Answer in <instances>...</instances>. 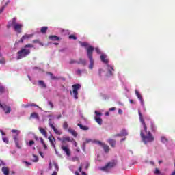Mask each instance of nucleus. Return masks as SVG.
<instances>
[{
	"label": "nucleus",
	"instance_id": "1",
	"mask_svg": "<svg viewBox=\"0 0 175 175\" xmlns=\"http://www.w3.org/2000/svg\"><path fill=\"white\" fill-rule=\"evenodd\" d=\"M138 114L139 117V121L144 126V131L142 130L140 132V136L144 142V144H147L148 143H152L155 140L154 135L151 133L150 131L147 132V124L144 122V119L143 118V115L140 112V110L138 111Z\"/></svg>",
	"mask_w": 175,
	"mask_h": 175
},
{
	"label": "nucleus",
	"instance_id": "2",
	"mask_svg": "<svg viewBox=\"0 0 175 175\" xmlns=\"http://www.w3.org/2000/svg\"><path fill=\"white\" fill-rule=\"evenodd\" d=\"M33 44H32L25 45L23 48H21V50L17 52V59H22V58H25L27 55H29V54H31V49H33Z\"/></svg>",
	"mask_w": 175,
	"mask_h": 175
},
{
	"label": "nucleus",
	"instance_id": "3",
	"mask_svg": "<svg viewBox=\"0 0 175 175\" xmlns=\"http://www.w3.org/2000/svg\"><path fill=\"white\" fill-rule=\"evenodd\" d=\"M11 27H13L15 32H17L18 33H21V29L23 28V24L17 23L16 18H13L12 21V23L9 24L8 25V28H10Z\"/></svg>",
	"mask_w": 175,
	"mask_h": 175
},
{
	"label": "nucleus",
	"instance_id": "4",
	"mask_svg": "<svg viewBox=\"0 0 175 175\" xmlns=\"http://www.w3.org/2000/svg\"><path fill=\"white\" fill-rule=\"evenodd\" d=\"M95 49L93 46H89L87 48V54L90 59V64L89 65V69H92L94 68V58H92V54Z\"/></svg>",
	"mask_w": 175,
	"mask_h": 175
},
{
	"label": "nucleus",
	"instance_id": "5",
	"mask_svg": "<svg viewBox=\"0 0 175 175\" xmlns=\"http://www.w3.org/2000/svg\"><path fill=\"white\" fill-rule=\"evenodd\" d=\"M117 165V163L116 161L112 162H108L105 166L103 167H99V170H101V172H109V169H113L114 166Z\"/></svg>",
	"mask_w": 175,
	"mask_h": 175
},
{
	"label": "nucleus",
	"instance_id": "6",
	"mask_svg": "<svg viewBox=\"0 0 175 175\" xmlns=\"http://www.w3.org/2000/svg\"><path fill=\"white\" fill-rule=\"evenodd\" d=\"M80 88H81V85L79 84V83H76L72 85V93L74 95V98L75 99H79V97L77 96V95H79V90H80Z\"/></svg>",
	"mask_w": 175,
	"mask_h": 175
},
{
	"label": "nucleus",
	"instance_id": "7",
	"mask_svg": "<svg viewBox=\"0 0 175 175\" xmlns=\"http://www.w3.org/2000/svg\"><path fill=\"white\" fill-rule=\"evenodd\" d=\"M11 132H12V133H16V135L14 137V142L17 148H21V146H20V144L18 142V138L17 137V136L20 135V131L12 129Z\"/></svg>",
	"mask_w": 175,
	"mask_h": 175
},
{
	"label": "nucleus",
	"instance_id": "8",
	"mask_svg": "<svg viewBox=\"0 0 175 175\" xmlns=\"http://www.w3.org/2000/svg\"><path fill=\"white\" fill-rule=\"evenodd\" d=\"M0 107L3 110L5 114H10V111H12V107L10 106H8L5 104H1L0 103Z\"/></svg>",
	"mask_w": 175,
	"mask_h": 175
},
{
	"label": "nucleus",
	"instance_id": "9",
	"mask_svg": "<svg viewBox=\"0 0 175 175\" xmlns=\"http://www.w3.org/2000/svg\"><path fill=\"white\" fill-rule=\"evenodd\" d=\"M49 126L53 129V132H55V133L56 135H62V131H61V130H58V129L55 128V126H54V124H53V123H51V119H49Z\"/></svg>",
	"mask_w": 175,
	"mask_h": 175
},
{
	"label": "nucleus",
	"instance_id": "10",
	"mask_svg": "<svg viewBox=\"0 0 175 175\" xmlns=\"http://www.w3.org/2000/svg\"><path fill=\"white\" fill-rule=\"evenodd\" d=\"M61 148L65 152L66 155H67V157H69L70 155V149H69V146L62 145Z\"/></svg>",
	"mask_w": 175,
	"mask_h": 175
},
{
	"label": "nucleus",
	"instance_id": "11",
	"mask_svg": "<svg viewBox=\"0 0 175 175\" xmlns=\"http://www.w3.org/2000/svg\"><path fill=\"white\" fill-rule=\"evenodd\" d=\"M33 36V34H25L22 36V38L20 39V40L18 42V43H24V40L27 39H30V38H32Z\"/></svg>",
	"mask_w": 175,
	"mask_h": 175
},
{
	"label": "nucleus",
	"instance_id": "12",
	"mask_svg": "<svg viewBox=\"0 0 175 175\" xmlns=\"http://www.w3.org/2000/svg\"><path fill=\"white\" fill-rule=\"evenodd\" d=\"M48 139L49 140L52 147L55 148V137H54L53 135H51L48 137Z\"/></svg>",
	"mask_w": 175,
	"mask_h": 175
},
{
	"label": "nucleus",
	"instance_id": "13",
	"mask_svg": "<svg viewBox=\"0 0 175 175\" xmlns=\"http://www.w3.org/2000/svg\"><path fill=\"white\" fill-rule=\"evenodd\" d=\"M38 129H39V131L40 132V133L42 134V135L44 136V137H45L46 139L47 131H46V129H44L42 127H39Z\"/></svg>",
	"mask_w": 175,
	"mask_h": 175
},
{
	"label": "nucleus",
	"instance_id": "14",
	"mask_svg": "<svg viewBox=\"0 0 175 175\" xmlns=\"http://www.w3.org/2000/svg\"><path fill=\"white\" fill-rule=\"evenodd\" d=\"M107 70H108L109 76H113V72H114V67H113L109 64H107Z\"/></svg>",
	"mask_w": 175,
	"mask_h": 175
},
{
	"label": "nucleus",
	"instance_id": "15",
	"mask_svg": "<svg viewBox=\"0 0 175 175\" xmlns=\"http://www.w3.org/2000/svg\"><path fill=\"white\" fill-rule=\"evenodd\" d=\"M107 142L111 146V147H116V139H109L107 140Z\"/></svg>",
	"mask_w": 175,
	"mask_h": 175
},
{
	"label": "nucleus",
	"instance_id": "16",
	"mask_svg": "<svg viewBox=\"0 0 175 175\" xmlns=\"http://www.w3.org/2000/svg\"><path fill=\"white\" fill-rule=\"evenodd\" d=\"M49 39L51 40H53L54 42L61 40V38L57 36H49Z\"/></svg>",
	"mask_w": 175,
	"mask_h": 175
},
{
	"label": "nucleus",
	"instance_id": "17",
	"mask_svg": "<svg viewBox=\"0 0 175 175\" xmlns=\"http://www.w3.org/2000/svg\"><path fill=\"white\" fill-rule=\"evenodd\" d=\"M100 59L102 62H104V64H108L109 62V59H107L106 55H101Z\"/></svg>",
	"mask_w": 175,
	"mask_h": 175
},
{
	"label": "nucleus",
	"instance_id": "18",
	"mask_svg": "<svg viewBox=\"0 0 175 175\" xmlns=\"http://www.w3.org/2000/svg\"><path fill=\"white\" fill-rule=\"evenodd\" d=\"M68 131L70 133H71V135H72V136H74V137H77V133L76 131L72 129V128H68Z\"/></svg>",
	"mask_w": 175,
	"mask_h": 175
},
{
	"label": "nucleus",
	"instance_id": "19",
	"mask_svg": "<svg viewBox=\"0 0 175 175\" xmlns=\"http://www.w3.org/2000/svg\"><path fill=\"white\" fill-rule=\"evenodd\" d=\"M38 85L42 88H47V85H46V83H44V81L42 80L38 81Z\"/></svg>",
	"mask_w": 175,
	"mask_h": 175
},
{
	"label": "nucleus",
	"instance_id": "20",
	"mask_svg": "<svg viewBox=\"0 0 175 175\" xmlns=\"http://www.w3.org/2000/svg\"><path fill=\"white\" fill-rule=\"evenodd\" d=\"M77 126H79L80 129H82V131H88V129H90V128H88V126H84L80 123H79L77 124Z\"/></svg>",
	"mask_w": 175,
	"mask_h": 175
},
{
	"label": "nucleus",
	"instance_id": "21",
	"mask_svg": "<svg viewBox=\"0 0 175 175\" xmlns=\"http://www.w3.org/2000/svg\"><path fill=\"white\" fill-rule=\"evenodd\" d=\"M1 170L4 175H9V168L8 167H3Z\"/></svg>",
	"mask_w": 175,
	"mask_h": 175
},
{
	"label": "nucleus",
	"instance_id": "22",
	"mask_svg": "<svg viewBox=\"0 0 175 175\" xmlns=\"http://www.w3.org/2000/svg\"><path fill=\"white\" fill-rule=\"evenodd\" d=\"M77 64H81V65H83V66H85V65H87V61H85V59H83L82 58H79V61L77 62Z\"/></svg>",
	"mask_w": 175,
	"mask_h": 175
},
{
	"label": "nucleus",
	"instance_id": "23",
	"mask_svg": "<svg viewBox=\"0 0 175 175\" xmlns=\"http://www.w3.org/2000/svg\"><path fill=\"white\" fill-rule=\"evenodd\" d=\"M105 152L107 153L109 151H110V148L109 147L108 145H106L104 144V145L102 146Z\"/></svg>",
	"mask_w": 175,
	"mask_h": 175
},
{
	"label": "nucleus",
	"instance_id": "24",
	"mask_svg": "<svg viewBox=\"0 0 175 175\" xmlns=\"http://www.w3.org/2000/svg\"><path fill=\"white\" fill-rule=\"evenodd\" d=\"M31 118H36V120H39V114L36 112H33L30 115Z\"/></svg>",
	"mask_w": 175,
	"mask_h": 175
},
{
	"label": "nucleus",
	"instance_id": "25",
	"mask_svg": "<svg viewBox=\"0 0 175 175\" xmlns=\"http://www.w3.org/2000/svg\"><path fill=\"white\" fill-rule=\"evenodd\" d=\"M47 75H49V76H51V79L52 80H59V78L54 76V75L51 72H47Z\"/></svg>",
	"mask_w": 175,
	"mask_h": 175
},
{
	"label": "nucleus",
	"instance_id": "26",
	"mask_svg": "<svg viewBox=\"0 0 175 175\" xmlns=\"http://www.w3.org/2000/svg\"><path fill=\"white\" fill-rule=\"evenodd\" d=\"M120 133L122 135V137H124V136H128V131L124 129L121 130Z\"/></svg>",
	"mask_w": 175,
	"mask_h": 175
},
{
	"label": "nucleus",
	"instance_id": "27",
	"mask_svg": "<svg viewBox=\"0 0 175 175\" xmlns=\"http://www.w3.org/2000/svg\"><path fill=\"white\" fill-rule=\"evenodd\" d=\"M49 29V27H41V29H40V32L41 33H46V32H47V30Z\"/></svg>",
	"mask_w": 175,
	"mask_h": 175
},
{
	"label": "nucleus",
	"instance_id": "28",
	"mask_svg": "<svg viewBox=\"0 0 175 175\" xmlns=\"http://www.w3.org/2000/svg\"><path fill=\"white\" fill-rule=\"evenodd\" d=\"M72 140H73V139H70V137H63L62 143H65V142H72Z\"/></svg>",
	"mask_w": 175,
	"mask_h": 175
},
{
	"label": "nucleus",
	"instance_id": "29",
	"mask_svg": "<svg viewBox=\"0 0 175 175\" xmlns=\"http://www.w3.org/2000/svg\"><path fill=\"white\" fill-rule=\"evenodd\" d=\"M95 120L96 121L97 124H98V125H102V118L100 117L95 118Z\"/></svg>",
	"mask_w": 175,
	"mask_h": 175
},
{
	"label": "nucleus",
	"instance_id": "30",
	"mask_svg": "<svg viewBox=\"0 0 175 175\" xmlns=\"http://www.w3.org/2000/svg\"><path fill=\"white\" fill-rule=\"evenodd\" d=\"M154 173L156 175H163L162 173H161V171L159 170V169L157 167L155 168Z\"/></svg>",
	"mask_w": 175,
	"mask_h": 175
},
{
	"label": "nucleus",
	"instance_id": "31",
	"mask_svg": "<svg viewBox=\"0 0 175 175\" xmlns=\"http://www.w3.org/2000/svg\"><path fill=\"white\" fill-rule=\"evenodd\" d=\"M135 95L137 96L138 99H142V98H143L142 96V94H140V93L139 92V91L135 90Z\"/></svg>",
	"mask_w": 175,
	"mask_h": 175
},
{
	"label": "nucleus",
	"instance_id": "32",
	"mask_svg": "<svg viewBox=\"0 0 175 175\" xmlns=\"http://www.w3.org/2000/svg\"><path fill=\"white\" fill-rule=\"evenodd\" d=\"M81 45L82 46V47H85L86 51H87V49H88V47L91 46L90 45L88 46V43L87 42H81Z\"/></svg>",
	"mask_w": 175,
	"mask_h": 175
},
{
	"label": "nucleus",
	"instance_id": "33",
	"mask_svg": "<svg viewBox=\"0 0 175 175\" xmlns=\"http://www.w3.org/2000/svg\"><path fill=\"white\" fill-rule=\"evenodd\" d=\"M161 142L162 143H167V142H169V139H167L166 137H161Z\"/></svg>",
	"mask_w": 175,
	"mask_h": 175
},
{
	"label": "nucleus",
	"instance_id": "34",
	"mask_svg": "<svg viewBox=\"0 0 175 175\" xmlns=\"http://www.w3.org/2000/svg\"><path fill=\"white\" fill-rule=\"evenodd\" d=\"M68 128V122H64L63 123V129H65V131H66Z\"/></svg>",
	"mask_w": 175,
	"mask_h": 175
},
{
	"label": "nucleus",
	"instance_id": "35",
	"mask_svg": "<svg viewBox=\"0 0 175 175\" xmlns=\"http://www.w3.org/2000/svg\"><path fill=\"white\" fill-rule=\"evenodd\" d=\"M150 128L152 132H155V131H157V127L152 123H151Z\"/></svg>",
	"mask_w": 175,
	"mask_h": 175
},
{
	"label": "nucleus",
	"instance_id": "36",
	"mask_svg": "<svg viewBox=\"0 0 175 175\" xmlns=\"http://www.w3.org/2000/svg\"><path fill=\"white\" fill-rule=\"evenodd\" d=\"M33 144H35V141H33V140H30L28 143V146L29 147H32V146H33Z\"/></svg>",
	"mask_w": 175,
	"mask_h": 175
},
{
	"label": "nucleus",
	"instance_id": "37",
	"mask_svg": "<svg viewBox=\"0 0 175 175\" xmlns=\"http://www.w3.org/2000/svg\"><path fill=\"white\" fill-rule=\"evenodd\" d=\"M68 38L69 39H73V40H76V39H77V37H76V36H75V35H70L69 36H68Z\"/></svg>",
	"mask_w": 175,
	"mask_h": 175
},
{
	"label": "nucleus",
	"instance_id": "38",
	"mask_svg": "<svg viewBox=\"0 0 175 175\" xmlns=\"http://www.w3.org/2000/svg\"><path fill=\"white\" fill-rule=\"evenodd\" d=\"M33 157L34 158V159L33 160V162H38V161H39V158L38 157V156L33 154Z\"/></svg>",
	"mask_w": 175,
	"mask_h": 175
},
{
	"label": "nucleus",
	"instance_id": "39",
	"mask_svg": "<svg viewBox=\"0 0 175 175\" xmlns=\"http://www.w3.org/2000/svg\"><path fill=\"white\" fill-rule=\"evenodd\" d=\"M49 105L51 109H54V104H53V102L49 101Z\"/></svg>",
	"mask_w": 175,
	"mask_h": 175
},
{
	"label": "nucleus",
	"instance_id": "40",
	"mask_svg": "<svg viewBox=\"0 0 175 175\" xmlns=\"http://www.w3.org/2000/svg\"><path fill=\"white\" fill-rule=\"evenodd\" d=\"M69 64H70V65H72V64H77V61L72 59V60H70V61L69 62Z\"/></svg>",
	"mask_w": 175,
	"mask_h": 175
},
{
	"label": "nucleus",
	"instance_id": "41",
	"mask_svg": "<svg viewBox=\"0 0 175 175\" xmlns=\"http://www.w3.org/2000/svg\"><path fill=\"white\" fill-rule=\"evenodd\" d=\"M113 137H122V135L120 133H118L113 135Z\"/></svg>",
	"mask_w": 175,
	"mask_h": 175
},
{
	"label": "nucleus",
	"instance_id": "42",
	"mask_svg": "<svg viewBox=\"0 0 175 175\" xmlns=\"http://www.w3.org/2000/svg\"><path fill=\"white\" fill-rule=\"evenodd\" d=\"M54 167H55V169H56V170L57 172H58V170H59V167H58V164L54 163Z\"/></svg>",
	"mask_w": 175,
	"mask_h": 175
},
{
	"label": "nucleus",
	"instance_id": "43",
	"mask_svg": "<svg viewBox=\"0 0 175 175\" xmlns=\"http://www.w3.org/2000/svg\"><path fill=\"white\" fill-rule=\"evenodd\" d=\"M3 141L4 142V143H6L7 144L9 143V139H8V138L6 137L3 138Z\"/></svg>",
	"mask_w": 175,
	"mask_h": 175
},
{
	"label": "nucleus",
	"instance_id": "44",
	"mask_svg": "<svg viewBox=\"0 0 175 175\" xmlns=\"http://www.w3.org/2000/svg\"><path fill=\"white\" fill-rule=\"evenodd\" d=\"M142 106H144V100H143V97L139 98Z\"/></svg>",
	"mask_w": 175,
	"mask_h": 175
},
{
	"label": "nucleus",
	"instance_id": "45",
	"mask_svg": "<svg viewBox=\"0 0 175 175\" xmlns=\"http://www.w3.org/2000/svg\"><path fill=\"white\" fill-rule=\"evenodd\" d=\"M76 73L77 75H81V70L80 69L77 70Z\"/></svg>",
	"mask_w": 175,
	"mask_h": 175
},
{
	"label": "nucleus",
	"instance_id": "46",
	"mask_svg": "<svg viewBox=\"0 0 175 175\" xmlns=\"http://www.w3.org/2000/svg\"><path fill=\"white\" fill-rule=\"evenodd\" d=\"M96 143H97V144H99L100 146H101V147L105 144L102 143V142H100V141H97Z\"/></svg>",
	"mask_w": 175,
	"mask_h": 175
},
{
	"label": "nucleus",
	"instance_id": "47",
	"mask_svg": "<svg viewBox=\"0 0 175 175\" xmlns=\"http://www.w3.org/2000/svg\"><path fill=\"white\" fill-rule=\"evenodd\" d=\"M30 107V104H27V105H23V107H24L25 109H27V107Z\"/></svg>",
	"mask_w": 175,
	"mask_h": 175
},
{
	"label": "nucleus",
	"instance_id": "48",
	"mask_svg": "<svg viewBox=\"0 0 175 175\" xmlns=\"http://www.w3.org/2000/svg\"><path fill=\"white\" fill-rule=\"evenodd\" d=\"M3 10H5V6H3L1 8H0V14L3 12Z\"/></svg>",
	"mask_w": 175,
	"mask_h": 175
},
{
	"label": "nucleus",
	"instance_id": "49",
	"mask_svg": "<svg viewBox=\"0 0 175 175\" xmlns=\"http://www.w3.org/2000/svg\"><path fill=\"white\" fill-rule=\"evenodd\" d=\"M96 116H102V113L98 112L97 111H95Z\"/></svg>",
	"mask_w": 175,
	"mask_h": 175
},
{
	"label": "nucleus",
	"instance_id": "50",
	"mask_svg": "<svg viewBox=\"0 0 175 175\" xmlns=\"http://www.w3.org/2000/svg\"><path fill=\"white\" fill-rule=\"evenodd\" d=\"M95 50H96L97 54H100V49L96 48Z\"/></svg>",
	"mask_w": 175,
	"mask_h": 175
},
{
	"label": "nucleus",
	"instance_id": "51",
	"mask_svg": "<svg viewBox=\"0 0 175 175\" xmlns=\"http://www.w3.org/2000/svg\"><path fill=\"white\" fill-rule=\"evenodd\" d=\"M5 91V88H3V87L0 86V92H4Z\"/></svg>",
	"mask_w": 175,
	"mask_h": 175
},
{
	"label": "nucleus",
	"instance_id": "52",
	"mask_svg": "<svg viewBox=\"0 0 175 175\" xmlns=\"http://www.w3.org/2000/svg\"><path fill=\"white\" fill-rule=\"evenodd\" d=\"M103 72V70L102 69H100L98 70V76H102V72Z\"/></svg>",
	"mask_w": 175,
	"mask_h": 175
},
{
	"label": "nucleus",
	"instance_id": "53",
	"mask_svg": "<svg viewBox=\"0 0 175 175\" xmlns=\"http://www.w3.org/2000/svg\"><path fill=\"white\" fill-rule=\"evenodd\" d=\"M40 143L44 144V140L43 139L42 137H40Z\"/></svg>",
	"mask_w": 175,
	"mask_h": 175
},
{
	"label": "nucleus",
	"instance_id": "54",
	"mask_svg": "<svg viewBox=\"0 0 175 175\" xmlns=\"http://www.w3.org/2000/svg\"><path fill=\"white\" fill-rule=\"evenodd\" d=\"M42 146H43L44 150H47V145H46V143L42 144Z\"/></svg>",
	"mask_w": 175,
	"mask_h": 175
},
{
	"label": "nucleus",
	"instance_id": "55",
	"mask_svg": "<svg viewBox=\"0 0 175 175\" xmlns=\"http://www.w3.org/2000/svg\"><path fill=\"white\" fill-rule=\"evenodd\" d=\"M39 42H40L39 40H34L32 41V43L36 44V43H39Z\"/></svg>",
	"mask_w": 175,
	"mask_h": 175
},
{
	"label": "nucleus",
	"instance_id": "56",
	"mask_svg": "<svg viewBox=\"0 0 175 175\" xmlns=\"http://www.w3.org/2000/svg\"><path fill=\"white\" fill-rule=\"evenodd\" d=\"M24 163H25L27 166H29L31 165V163H29L28 161H24Z\"/></svg>",
	"mask_w": 175,
	"mask_h": 175
},
{
	"label": "nucleus",
	"instance_id": "57",
	"mask_svg": "<svg viewBox=\"0 0 175 175\" xmlns=\"http://www.w3.org/2000/svg\"><path fill=\"white\" fill-rule=\"evenodd\" d=\"M34 139L36 140V142H39V137H38L36 135H34Z\"/></svg>",
	"mask_w": 175,
	"mask_h": 175
},
{
	"label": "nucleus",
	"instance_id": "58",
	"mask_svg": "<svg viewBox=\"0 0 175 175\" xmlns=\"http://www.w3.org/2000/svg\"><path fill=\"white\" fill-rule=\"evenodd\" d=\"M39 154L42 158H44V156L43 155V152H39Z\"/></svg>",
	"mask_w": 175,
	"mask_h": 175
},
{
	"label": "nucleus",
	"instance_id": "59",
	"mask_svg": "<svg viewBox=\"0 0 175 175\" xmlns=\"http://www.w3.org/2000/svg\"><path fill=\"white\" fill-rule=\"evenodd\" d=\"M116 110V107H111L109 109V111H114Z\"/></svg>",
	"mask_w": 175,
	"mask_h": 175
},
{
	"label": "nucleus",
	"instance_id": "60",
	"mask_svg": "<svg viewBox=\"0 0 175 175\" xmlns=\"http://www.w3.org/2000/svg\"><path fill=\"white\" fill-rule=\"evenodd\" d=\"M79 172H81V170H83V167L81 165L79 167Z\"/></svg>",
	"mask_w": 175,
	"mask_h": 175
},
{
	"label": "nucleus",
	"instance_id": "61",
	"mask_svg": "<svg viewBox=\"0 0 175 175\" xmlns=\"http://www.w3.org/2000/svg\"><path fill=\"white\" fill-rule=\"evenodd\" d=\"M57 172L56 171H54L51 175H57Z\"/></svg>",
	"mask_w": 175,
	"mask_h": 175
},
{
	"label": "nucleus",
	"instance_id": "62",
	"mask_svg": "<svg viewBox=\"0 0 175 175\" xmlns=\"http://www.w3.org/2000/svg\"><path fill=\"white\" fill-rule=\"evenodd\" d=\"M38 44H40V46H44V44L42 42H40V41L38 42Z\"/></svg>",
	"mask_w": 175,
	"mask_h": 175
},
{
	"label": "nucleus",
	"instance_id": "63",
	"mask_svg": "<svg viewBox=\"0 0 175 175\" xmlns=\"http://www.w3.org/2000/svg\"><path fill=\"white\" fill-rule=\"evenodd\" d=\"M75 175H80V174H79V172L76 171L75 172Z\"/></svg>",
	"mask_w": 175,
	"mask_h": 175
},
{
	"label": "nucleus",
	"instance_id": "64",
	"mask_svg": "<svg viewBox=\"0 0 175 175\" xmlns=\"http://www.w3.org/2000/svg\"><path fill=\"white\" fill-rule=\"evenodd\" d=\"M82 175H87V173L82 172Z\"/></svg>",
	"mask_w": 175,
	"mask_h": 175
}]
</instances>
